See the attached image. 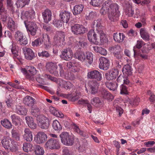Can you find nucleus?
Here are the masks:
<instances>
[{"label": "nucleus", "mask_w": 155, "mask_h": 155, "mask_svg": "<svg viewBox=\"0 0 155 155\" xmlns=\"http://www.w3.org/2000/svg\"><path fill=\"white\" fill-rule=\"evenodd\" d=\"M100 12L102 14L108 12L109 18L111 21H117L120 15L118 5L111 0H107L103 3Z\"/></svg>", "instance_id": "nucleus-1"}, {"label": "nucleus", "mask_w": 155, "mask_h": 155, "mask_svg": "<svg viewBox=\"0 0 155 155\" xmlns=\"http://www.w3.org/2000/svg\"><path fill=\"white\" fill-rule=\"evenodd\" d=\"M58 66L59 68L58 69V66L55 63L50 62L47 63L45 67L46 69L52 74H54L56 76H59V71L60 76L64 75V70L63 69L62 65L61 64H59Z\"/></svg>", "instance_id": "nucleus-2"}, {"label": "nucleus", "mask_w": 155, "mask_h": 155, "mask_svg": "<svg viewBox=\"0 0 155 155\" xmlns=\"http://www.w3.org/2000/svg\"><path fill=\"white\" fill-rule=\"evenodd\" d=\"M62 143L64 145L71 146H72L74 143V137L69 135L67 132H62L60 135Z\"/></svg>", "instance_id": "nucleus-3"}, {"label": "nucleus", "mask_w": 155, "mask_h": 155, "mask_svg": "<svg viewBox=\"0 0 155 155\" xmlns=\"http://www.w3.org/2000/svg\"><path fill=\"white\" fill-rule=\"evenodd\" d=\"M2 143L5 149L9 150L12 152H15L17 150L16 145L13 143V141L11 138L7 137H4Z\"/></svg>", "instance_id": "nucleus-4"}, {"label": "nucleus", "mask_w": 155, "mask_h": 155, "mask_svg": "<svg viewBox=\"0 0 155 155\" xmlns=\"http://www.w3.org/2000/svg\"><path fill=\"white\" fill-rule=\"evenodd\" d=\"M46 147L51 150H58L61 147V145L59 141L54 138L49 140L45 143Z\"/></svg>", "instance_id": "nucleus-5"}, {"label": "nucleus", "mask_w": 155, "mask_h": 155, "mask_svg": "<svg viewBox=\"0 0 155 155\" xmlns=\"http://www.w3.org/2000/svg\"><path fill=\"white\" fill-rule=\"evenodd\" d=\"M16 41L20 45L24 46L28 44V39L23 33L19 31H16L15 35Z\"/></svg>", "instance_id": "nucleus-6"}, {"label": "nucleus", "mask_w": 155, "mask_h": 155, "mask_svg": "<svg viewBox=\"0 0 155 155\" xmlns=\"http://www.w3.org/2000/svg\"><path fill=\"white\" fill-rule=\"evenodd\" d=\"M25 25L28 35L35 36L38 28L36 24L33 21H29L28 23L25 21Z\"/></svg>", "instance_id": "nucleus-7"}, {"label": "nucleus", "mask_w": 155, "mask_h": 155, "mask_svg": "<svg viewBox=\"0 0 155 155\" xmlns=\"http://www.w3.org/2000/svg\"><path fill=\"white\" fill-rule=\"evenodd\" d=\"M37 120L38 126L41 129H47L49 126L48 118L42 115L38 116Z\"/></svg>", "instance_id": "nucleus-8"}, {"label": "nucleus", "mask_w": 155, "mask_h": 155, "mask_svg": "<svg viewBox=\"0 0 155 155\" xmlns=\"http://www.w3.org/2000/svg\"><path fill=\"white\" fill-rule=\"evenodd\" d=\"M65 37V34L64 32L57 31L54 36V41L56 44L61 46L64 45Z\"/></svg>", "instance_id": "nucleus-9"}, {"label": "nucleus", "mask_w": 155, "mask_h": 155, "mask_svg": "<svg viewBox=\"0 0 155 155\" xmlns=\"http://www.w3.org/2000/svg\"><path fill=\"white\" fill-rule=\"evenodd\" d=\"M71 29L72 32L76 35L84 33L87 31L83 26L79 24H75L72 26Z\"/></svg>", "instance_id": "nucleus-10"}, {"label": "nucleus", "mask_w": 155, "mask_h": 155, "mask_svg": "<svg viewBox=\"0 0 155 155\" xmlns=\"http://www.w3.org/2000/svg\"><path fill=\"white\" fill-rule=\"evenodd\" d=\"M35 15V12L32 9L29 10V11L23 12L21 13V18L24 20V23L25 21L26 23H28V20L34 18Z\"/></svg>", "instance_id": "nucleus-11"}, {"label": "nucleus", "mask_w": 155, "mask_h": 155, "mask_svg": "<svg viewBox=\"0 0 155 155\" xmlns=\"http://www.w3.org/2000/svg\"><path fill=\"white\" fill-rule=\"evenodd\" d=\"M87 78L91 79H96L97 81H101L102 79V74L97 70H94L89 71L87 73Z\"/></svg>", "instance_id": "nucleus-12"}, {"label": "nucleus", "mask_w": 155, "mask_h": 155, "mask_svg": "<svg viewBox=\"0 0 155 155\" xmlns=\"http://www.w3.org/2000/svg\"><path fill=\"white\" fill-rule=\"evenodd\" d=\"M22 50L26 59L31 60L35 57V53L31 49L25 47Z\"/></svg>", "instance_id": "nucleus-13"}, {"label": "nucleus", "mask_w": 155, "mask_h": 155, "mask_svg": "<svg viewBox=\"0 0 155 155\" xmlns=\"http://www.w3.org/2000/svg\"><path fill=\"white\" fill-rule=\"evenodd\" d=\"M73 53L71 49L70 48L64 49L62 52V54L60 55L61 58L65 60H71L73 56Z\"/></svg>", "instance_id": "nucleus-14"}, {"label": "nucleus", "mask_w": 155, "mask_h": 155, "mask_svg": "<svg viewBox=\"0 0 155 155\" xmlns=\"http://www.w3.org/2000/svg\"><path fill=\"white\" fill-rule=\"evenodd\" d=\"M109 50L113 53L114 56L117 59H120L121 57V54L120 53L121 51V48L118 45H115L113 46L110 47Z\"/></svg>", "instance_id": "nucleus-15"}, {"label": "nucleus", "mask_w": 155, "mask_h": 155, "mask_svg": "<svg viewBox=\"0 0 155 155\" xmlns=\"http://www.w3.org/2000/svg\"><path fill=\"white\" fill-rule=\"evenodd\" d=\"M47 139L46 135L44 132H39L34 137V141L38 144L42 143L45 142Z\"/></svg>", "instance_id": "nucleus-16"}, {"label": "nucleus", "mask_w": 155, "mask_h": 155, "mask_svg": "<svg viewBox=\"0 0 155 155\" xmlns=\"http://www.w3.org/2000/svg\"><path fill=\"white\" fill-rule=\"evenodd\" d=\"M119 71L117 69L113 68L105 74V77L108 80H111L116 78L118 75Z\"/></svg>", "instance_id": "nucleus-17"}, {"label": "nucleus", "mask_w": 155, "mask_h": 155, "mask_svg": "<svg viewBox=\"0 0 155 155\" xmlns=\"http://www.w3.org/2000/svg\"><path fill=\"white\" fill-rule=\"evenodd\" d=\"M99 60L100 61L99 65V68L104 70H107L109 67V60L104 57H100Z\"/></svg>", "instance_id": "nucleus-18"}, {"label": "nucleus", "mask_w": 155, "mask_h": 155, "mask_svg": "<svg viewBox=\"0 0 155 155\" xmlns=\"http://www.w3.org/2000/svg\"><path fill=\"white\" fill-rule=\"evenodd\" d=\"M42 15L45 22L48 23L51 20L52 17V13L49 9H47L44 10L42 12Z\"/></svg>", "instance_id": "nucleus-19"}, {"label": "nucleus", "mask_w": 155, "mask_h": 155, "mask_svg": "<svg viewBox=\"0 0 155 155\" xmlns=\"http://www.w3.org/2000/svg\"><path fill=\"white\" fill-rule=\"evenodd\" d=\"M99 85V83L96 81L89 82L88 86L92 94H95L97 93Z\"/></svg>", "instance_id": "nucleus-20"}, {"label": "nucleus", "mask_w": 155, "mask_h": 155, "mask_svg": "<svg viewBox=\"0 0 155 155\" xmlns=\"http://www.w3.org/2000/svg\"><path fill=\"white\" fill-rule=\"evenodd\" d=\"M71 15L70 12L62 11L60 12L59 16L62 21L67 23L70 18Z\"/></svg>", "instance_id": "nucleus-21"}, {"label": "nucleus", "mask_w": 155, "mask_h": 155, "mask_svg": "<svg viewBox=\"0 0 155 155\" xmlns=\"http://www.w3.org/2000/svg\"><path fill=\"white\" fill-rule=\"evenodd\" d=\"M24 134H23V138L26 141L31 142L33 139V135L32 132L28 128L25 129L24 130Z\"/></svg>", "instance_id": "nucleus-22"}, {"label": "nucleus", "mask_w": 155, "mask_h": 155, "mask_svg": "<svg viewBox=\"0 0 155 155\" xmlns=\"http://www.w3.org/2000/svg\"><path fill=\"white\" fill-rule=\"evenodd\" d=\"M87 37L90 41L95 44L97 42V34L94 30H91L88 32Z\"/></svg>", "instance_id": "nucleus-23"}, {"label": "nucleus", "mask_w": 155, "mask_h": 155, "mask_svg": "<svg viewBox=\"0 0 155 155\" xmlns=\"http://www.w3.org/2000/svg\"><path fill=\"white\" fill-rule=\"evenodd\" d=\"M125 38V36L123 33L116 32L114 33L113 35L114 40L118 43L122 42Z\"/></svg>", "instance_id": "nucleus-24"}, {"label": "nucleus", "mask_w": 155, "mask_h": 155, "mask_svg": "<svg viewBox=\"0 0 155 155\" xmlns=\"http://www.w3.org/2000/svg\"><path fill=\"white\" fill-rule=\"evenodd\" d=\"M36 101L34 98L30 96H26L23 100V103L28 106H32L35 103Z\"/></svg>", "instance_id": "nucleus-25"}, {"label": "nucleus", "mask_w": 155, "mask_h": 155, "mask_svg": "<svg viewBox=\"0 0 155 155\" xmlns=\"http://www.w3.org/2000/svg\"><path fill=\"white\" fill-rule=\"evenodd\" d=\"M28 126L32 129H35L37 127V124L34 122L33 119L30 117H25Z\"/></svg>", "instance_id": "nucleus-26"}, {"label": "nucleus", "mask_w": 155, "mask_h": 155, "mask_svg": "<svg viewBox=\"0 0 155 155\" xmlns=\"http://www.w3.org/2000/svg\"><path fill=\"white\" fill-rule=\"evenodd\" d=\"M106 87L110 90L114 91L117 90L118 84L116 82H108L106 83Z\"/></svg>", "instance_id": "nucleus-27"}, {"label": "nucleus", "mask_w": 155, "mask_h": 155, "mask_svg": "<svg viewBox=\"0 0 155 155\" xmlns=\"http://www.w3.org/2000/svg\"><path fill=\"white\" fill-rule=\"evenodd\" d=\"M83 8L84 6L81 4L75 5L72 11L73 14L76 15L80 14L82 12Z\"/></svg>", "instance_id": "nucleus-28"}, {"label": "nucleus", "mask_w": 155, "mask_h": 155, "mask_svg": "<svg viewBox=\"0 0 155 155\" xmlns=\"http://www.w3.org/2000/svg\"><path fill=\"white\" fill-rule=\"evenodd\" d=\"M16 111L18 114L25 115L27 113V110L24 107L18 105L16 106Z\"/></svg>", "instance_id": "nucleus-29"}, {"label": "nucleus", "mask_w": 155, "mask_h": 155, "mask_svg": "<svg viewBox=\"0 0 155 155\" xmlns=\"http://www.w3.org/2000/svg\"><path fill=\"white\" fill-rule=\"evenodd\" d=\"M26 68L27 69V78H29L36 74V70L34 67L29 66H28Z\"/></svg>", "instance_id": "nucleus-30"}, {"label": "nucleus", "mask_w": 155, "mask_h": 155, "mask_svg": "<svg viewBox=\"0 0 155 155\" xmlns=\"http://www.w3.org/2000/svg\"><path fill=\"white\" fill-rule=\"evenodd\" d=\"M132 70L131 66L129 64H127L124 66L123 68L122 72L125 75L128 76L132 74Z\"/></svg>", "instance_id": "nucleus-31"}, {"label": "nucleus", "mask_w": 155, "mask_h": 155, "mask_svg": "<svg viewBox=\"0 0 155 155\" xmlns=\"http://www.w3.org/2000/svg\"><path fill=\"white\" fill-rule=\"evenodd\" d=\"M101 95L104 99L111 101L114 98L113 96L108 92L105 90H103L101 91Z\"/></svg>", "instance_id": "nucleus-32"}, {"label": "nucleus", "mask_w": 155, "mask_h": 155, "mask_svg": "<svg viewBox=\"0 0 155 155\" xmlns=\"http://www.w3.org/2000/svg\"><path fill=\"white\" fill-rule=\"evenodd\" d=\"M7 27L12 31H14L15 30L16 27L15 23L11 18H8Z\"/></svg>", "instance_id": "nucleus-33"}, {"label": "nucleus", "mask_w": 155, "mask_h": 155, "mask_svg": "<svg viewBox=\"0 0 155 155\" xmlns=\"http://www.w3.org/2000/svg\"><path fill=\"white\" fill-rule=\"evenodd\" d=\"M140 34L141 37L144 40H148L150 36L148 32L144 28H141L140 30Z\"/></svg>", "instance_id": "nucleus-34"}, {"label": "nucleus", "mask_w": 155, "mask_h": 155, "mask_svg": "<svg viewBox=\"0 0 155 155\" xmlns=\"http://www.w3.org/2000/svg\"><path fill=\"white\" fill-rule=\"evenodd\" d=\"M30 0H18L16 4L18 7H23L29 4Z\"/></svg>", "instance_id": "nucleus-35"}, {"label": "nucleus", "mask_w": 155, "mask_h": 155, "mask_svg": "<svg viewBox=\"0 0 155 155\" xmlns=\"http://www.w3.org/2000/svg\"><path fill=\"white\" fill-rule=\"evenodd\" d=\"M75 56L79 60L82 62L86 59V55L84 52L82 51L77 52L75 54Z\"/></svg>", "instance_id": "nucleus-36"}, {"label": "nucleus", "mask_w": 155, "mask_h": 155, "mask_svg": "<svg viewBox=\"0 0 155 155\" xmlns=\"http://www.w3.org/2000/svg\"><path fill=\"white\" fill-rule=\"evenodd\" d=\"M12 137L17 141L20 140L21 135L18 130L13 129L11 131Z\"/></svg>", "instance_id": "nucleus-37"}, {"label": "nucleus", "mask_w": 155, "mask_h": 155, "mask_svg": "<svg viewBox=\"0 0 155 155\" xmlns=\"http://www.w3.org/2000/svg\"><path fill=\"white\" fill-rule=\"evenodd\" d=\"M101 19H98L94 21L93 25L96 27V31H97L102 30L103 26L101 25Z\"/></svg>", "instance_id": "nucleus-38"}, {"label": "nucleus", "mask_w": 155, "mask_h": 155, "mask_svg": "<svg viewBox=\"0 0 155 155\" xmlns=\"http://www.w3.org/2000/svg\"><path fill=\"white\" fill-rule=\"evenodd\" d=\"M91 104L95 107H99L102 104V102L97 97H94L92 99L91 101Z\"/></svg>", "instance_id": "nucleus-39"}, {"label": "nucleus", "mask_w": 155, "mask_h": 155, "mask_svg": "<svg viewBox=\"0 0 155 155\" xmlns=\"http://www.w3.org/2000/svg\"><path fill=\"white\" fill-rule=\"evenodd\" d=\"M1 123L5 128L7 129H10L12 127V124L8 120L4 119L1 121Z\"/></svg>", "instance_id": "nucleus-40"}, {"label": "nucleus", "mask_w": 155, "mask_h": 155, "mask_svg": "<svg viewBox=\"0 0 155 155\" xmlns=\"http://www.w3.org/2000/svg\"><path fill=\"white\" fill-rule=\"evenodd\" d=\"M52 127L55 130L60 131L62 129V127L60 124L57 120L53 121Z\"/></svg>", "instance_id": "nucleus-41"}, {"label": "nucleus", "mask_w": 155, "mask_h": 155, "mask_svg": "<svg viewBox=\"0 0 155 155\" xmlns=\"http://www.w3.org/2000/svg\"><path fill=\"white\" fill-rule=\"evenodd\" d=\"M35 152L37 155H43L44 151L42 147L39 145H36L35 146Z\"/></svg>", "instance_id": "nucleus-42"}, {"label": "nucleus", "mask_w": 155, "mask_h": 155, "mask_svg": "<svg viewBox=\"0 0 155 155\" xmlns=\"http://www.w3.org/2000/svg\"><path fill=\"white\" fill-rule=\"evenodd\" d=\"M126 15L129 17H132L134 15V10L131 6L129 5L126 9L125 11Z\"/></svg>", "instance_id": "nucleus-43"}, {"label": "nucleus", "mask_w": 155, "mask_h": 155, "mask_svg": "<svg viewBox=\"0 0 155 155\" xmlns=\"http://www.w3.org/2000/svg\"><path fill=\"white\" fill-rule=\"evenodd\" d=\"M40 112V109L37 106H35L32 107L31 113L32 115L35 117L39 116V115H38Z\"/></svg>", "instance_id": "nucleus-44"}, {"label": "nucleus", "mask_w": 155, "mask_h": 155, "mask_svg": "<svg viewBox=\"0 0 155 155\" xmlns=\"http://www.w3.org/2000/svg\"><path fill=\"white\" fill-rule=\"evenodd\" d=\"M118 101H115L113 103V104L114 107L116 108V109L117 112L119 113L120 116L121 114L123 113V111L122 109L118 105Z\"/></svg>", "instance_id": "nucleus-45"}, {"label": "nucleus", "mask_w": 155, "mask_h": 155, "mask_svg": "<svg viewBox=\"0 0 155 155\" xmlns=\"http://www.w3.org/2000/svg\"><path fill=\"white\" fill-rule=\"evenodd\" d=\"M32 147V145L30 143H25L23 144V148L24 150L26 152L31 151Z\"/></svg>", "instance_id": "nucleus-46"}, {"label": "nucleus", "mask_w": 155, "mask_h": 155, "mask_svg": "<svg viewBox=\"0 0 155 155\" xmlns=\"http://www.w3.org/2000/svg\"><path fill=\"white\" fill-rule=\"evenodd\" d=\"M86 58L88 63L91 64L92 63L93 61V54L91 52H86Z\"/></svg>", "instance_id": "nucleus-47"}, {"label": "nucleus", "mask_w": 155, "mask_h": 155, "mask_svg": "<svg viewBox=\"0 0 155 155\" xmlns=\"http://www.w3.org/2000/svg\"><path fill=\"white\" fill-rule=\"evenodd\" d=\"M43 39L41 38H38L32 42V45L34 46H38L42 44L43 41L45 40L44 36L43 37Z\"/></svg>", "instance_id": "nucleus-48"}, {"label": "nucleus", "mask_w": 155, "mask_h": 155, "mask_svg": "<svg viewBox=\"0 0 155 155\" xmlns=\"http://www.w3.org/2000/svg\"><path fill=\"white\" fill-rule=\"evenodd\" d=\"M78 102L80 104H87V109L89 111V113H91L92 107L91 105L88 103V101L87 100H81L80 101H79Z\"/></svg>", "instance_id": "nucleus-49"}, {"label": "nucleus", "mask_w": 155, "mask_h": 155, "mask_svg": "<svg viewBox=\"0 0 155 155\" xmlns=\"http://www.w3.org/2000/svg\"><path fill=\"white\" fill-rule=\"evenodd\" d=\"M144 43L141 40L137 41V43L135 46L134 47L133 49L134 51V55L135 56L136 54V50L134 49L135 48L138 49L140 48L142 46L144 45Z\"/></svg>", "instance_id": "nucleus-50"}, {"label": "nucleus", "mask_w": 155, "mask_h": 155, "mask_svg": "<svg viewBox=\"0 0 155 155\" xmlns=\"http://www.w3.org/2000/svg\"><path fill=\"white\" fill-rule=\"evenodd\" d=\"M120 94H128L127 87L124 84H122L120 87Z\"/></svg>", "instance_id": "nucleus-51"}, {"label": "nucleus", "mask_w": 155, "mask_h": 155, "mask_svg": "<svg viewBox=\"0 0 155 155\" xmlns=\"http://www.w3.org/2000/svg\"><path fill=\"white\" fill-rule=\"evenodd\" d=\"M102 2V0H91L90 3L93 6L98 7L101 5Z\"/></svg>", "instance_id": "nucleus-52"}, {"label": "nucleus", "mask_w": 155, "mask_h": 155, "mask_svg": "<svg viewBox=\"0 0 155 155\" xmlns=\"http://www.w3.org/2000/svg\"><path fill=\"white\" fill-rule=\"evenodd\" d=\"M140 101V99L139 98L132 99L129 100V104L132 105H137Z\"/></svg>", "instance_id": "nucleus-53"}, {"label": "nucleus", "mask_w": 155, "mask_h": 155, "mask_svg": "<svg viewBox=\"0 0 155 155\" xmlns=\"http://www.w3.org/2000/svg\"><path fill=\"white\" fill-rule=\"evenodd\" d=\"M43 28L45 31L50 33H52L54 32V30L49 26L48 25L43 24Z\"/></svg>", "instance_id": "nucleus-54"}, {"label": "nucleus", "mask_w": 155, "mask_h": 155, "mask_svg": "<svg viewBox=\"0 0 155 155\" xmlns=\"http://www.w3.org/2000/svg\"><path fill=\"white\" fill-rule=\"evenodd\" d=\"M97 33H99L100 35V40L101 42H104L105 40L106 37L104 34L103 30H100V31H97Z\"/></svg>", "instance_id": "nucleus-55"}, {"label": "nucleus", "mask_w": 155, "mask_h": 155, "mask_svg": "<svg viewBox=\"0 0 155 155\" xmlns=\"http://www.w3.org/2000/svg\"><path fill=\"white\" fill-rule=\"evenodd\" d=\"M63 155H74L73 151L67 148H64L62 150Z\"/></svg>", "instance_id": "nucleus-56"}, {"label": "nucleus", "mask_w": 155, "mask_h": 155, "mask_svg": "<svg viewBox=\"0 0 155 155\" xmlns=\"http://www.w3.org/2000/svg\"><path fill=\"white\" fill-rule=\"evenodd\" d=\"M11 49L12 52L14 56L15 57L18 56V51L15 45L12 44L11 45Z\"/></svg>", "instance_id": "nucleus-57"}, {"label": "nucleus", "mask_w": 155, "mask_h": 155, "mask_svg": "<svg viewBox=\"0 0 155 155\" xmlns=\"http://www.w3.org/2000/svg\"><path fill=\"white\" fill-rule=\"evenodd\" d=\"M38 54L39 57H45L46 58H48L50 55V54L48 52L46 51H42V52H38Z\"/></svg>", "instance_id": "nucleus-58"}, {"label": "nucleus", "mask_w": 155, "mask_h": 155, "mask_svg": "<svg viewBox=\"0 0 155 155\" xmlns=\"http://www.w3.org/2000/svg\"><path fill=\"white\" fill-rule=\"evenodd\" d=\"M63 23H64V22L62 21L61 20H58L54 21L53 24L57 28H60L62 27Z\"/></svg>", "instance_id": "nucleus-59"}, {"label": "nucleus", "mask_w": 155, "mask_h": 155, "mask_svg": "<svg viewBox=\"0 0 155 155\" xmlns=\"http://www.w3.org/2000/svg\"><path fill=\"white\" fill-rule=\"evenodd\" d=\"M80 145L79 147V148L81 147L82 148H85L88 146V143L87 140L85 139H83L82 140V142L80 143Z\"/></svg>", "instance_id": "nucleus-60"}, {"label": "nucleus", "mask_w": 155, "mask_h": 155, "mask_svg": "<svg viewBox=\"0 0 155 155\" xmlns=\"http://www.w3.org/2000/svg\"><path fill=\"white\" fill-rule=\"evenodd\" d=\"M5 101L8 107H11L12 106L13 104V100L11 97L7 98Z\"/></svg>", "instance_id": "nucleus-61"}, {"label": "nucleus", "mask_w": 155, "mask_h": 155, "mask_svg": "<svg viewBox=\"0 0 155 155\" xmlns=\"http://www.w3.org/2000/svg\"><path fill=\"white\" fill-rule=\"evenodd\" d=\"M11 118L12 121L13 123L16 125L17 124L16 120H19L20 118L18 117V116L15 114L12 115L11 116Z\"/></svg>", "instance_id": "nucleus-62"}, {"label": "nucleus", "mask_w": 155, "mask_h": 155, "mask_svg": "<svg viewBox=\"0 0 155 155\" xmlns=\"http://www.w3.org/2000/svg\"><path fill=\"white\" fill-rule=\"evenodd\" d=\"M149 92H150L149 94L150 97L149 100L150 102H153L155 101V95L153 93L151 92L150 91H149Z\"/></svg>", "instance_id": "nucleus-63"}, {"label": "nucleus", "mask_w": 155, "mask_h": 155, "mask_svg": "<svg viewBox=\"0 0 155 155\" xmlns=\"http://www.w3.org/2000/svg\"><path fill=\"white\" fill-rule=\"evenodd\" d=\"M72 87V84L69 81L66 82L64 85V87L66 89H70Z\"/></svg>", "instance_id": "nucleus-64"}]
</instances>
